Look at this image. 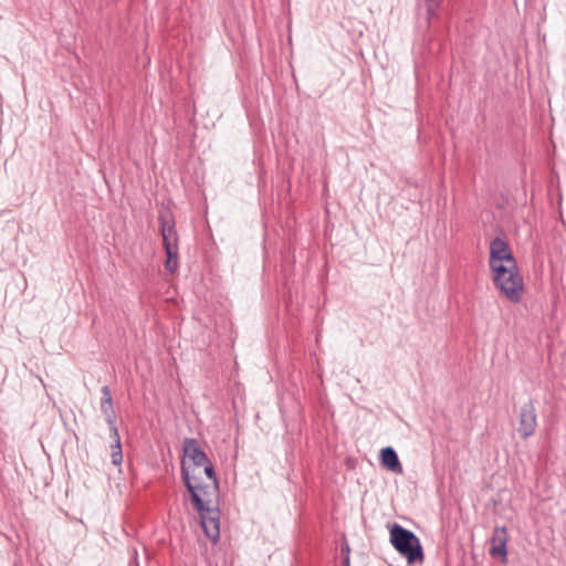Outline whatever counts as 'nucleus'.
<instances>
[{
	"label": "nucleus",
	"instance_id": "obj_7",
	"mask_svg": "<svg viewBox=\"0 0 566 566\" xmlns=\"http://www.w3.org/2000/svg\"><path fill=\"white\" fill-rule=\"evenodd\" d=\"M506 543H507V533L505 527L496 526L493 531V535L491 538V548L490 554L491 556H500L503 560L506 559L507 556V549H506Z\"/></svg>",
	"mask_w": 566,
	"mask_h": 566
},
{
	"label": "nucleus",
	"instance_id": "obj_14",
	"mask_svg": "<svg viewBox=\"0 0 566 566\" xmlns=\"http://www.w3.org/2000/svg\"><path fill=\"white\" fill-rule=\"evenodd\" d=\"M202 467H205L203 471H205V474L207 475V478L210 480V484L214 485V488H218V480L216 476L213 465L210 462V460L208 459V462H206V464H203Z\"/></svg>",
	"mask_w": 566,
	"mask_h": 566
},
{
	"label": "nucleus",
	"instance_id": "obj_13",
	"mask_svg": "<svg viewBox=\"0 0 566 566\" xmlns=\"http://www.w3.org/2000/svg\"><path fill=\"white\" fill-rule=\"evenodd\" d=\"M109 431H111V438L113 439V443L111 446V451L116 452V453H123L118 428H113Z\"/></svg>",
	"mask_w": 566,
	"mask_h": 566
},
{
	"label": "nucleus",
	"instance_id": "obj_2",
	"mask_svg": "<svg viewBox=\"0 0 566 566\" xmlns=\"http://www.w3.org/2000/svg\"><path fill=\"white\" fill-rule=\"evenodd\" d=\"M495 287L512 303H520L524 295V280L517 264L490 269Z\"/></svg>",
	"mask_w": 566,
	"mask_h": 566
},
{
	"label": "nucleus",
	"instance_id": "obj_5",
	"mask_svg": "<svg viewBox=\"0 0 566 566\" xmlns=\"http://www.w3.org/2000/svg\"><path fill=\"white\" fill-rule=\"evenodd\" d=\"M537 428L535 406L532 400L525 402L520 410L517 432L522 439L533 436Z\"/></svg>",
	"mask_w": 566,
	"mask_h": 566
},
{
	"label": "nucleus",
	"instance_id": "obj_16",
	"mask_svg": "<svg viewBox=\"0 0 566 566\" xmlns=\"http://www.w3.org/2000/svg\"><path fill=\"white\" fill-rule=\"evenodd\" d=\"M344 564H345L344 566H349V557H346V558H345Z\"/></svg>",
	"mask_w": 566,
	"mask_h": 566
},
{
	"label": "nucleus",
	"instance_id": "obj_1",
	"mask_svg": "<svg viewBox=\"0 0 566 566\" xmlns=\"http://www.w3.org/2000/svg\"><path fill=\"white\" fill-rule=\"evenodd\" d=\"M181 478L190 493V500L198 511L201 526L206 536L217 543L220 538V510L210 506L211 497L218 492V488L212 484H205L201 478L196 473V469L190 470L186 460L181 462Z\"/></svg>",
	"mask_w": 566,
	"mask_h": 566
},
{
	"label": "nucleus",
	"instance_id": "obj_15",
	"mask_svg": "<svg viewBox=\"0 0 566 566\" xmlns=\"http://www.w3.org/2000/svg\"><path fill=\"white\" fill-rule=\"evenodd\" d=\"M111 458L114 465H120L123 462V453L111 452Z\"/></svg>",
	"mask_w": 566,
	"mask_h": 566
},
{
	"label": "nucleus",
	"instance_id": "obj_10",
	"mask_svg": "<svg viewBox=\"0 0 566 566\" xmlns=\"http://www.w3.org/2000/svg\"><path fill=\"white\" fill-rule=\"evenodd\" d=\"M381 463L391 472L397 474L403 473V468L398 459L397 452L391 447H386L380 452Z\"/></svg>",
	"mask_w": 566,
	"mask_h": 566
},
{
	"label": "nucleus",
	"instance_id": "obj_6",
	"mask_svg": "<svg viewBox=\"0 0 566 566\" xmlns=\"http://www.w3.org/2000/svg\"><path fill=\"white\" fill-rule=\"evenodd\" d=\"M184 457L192 462L196 473L199 475L198 469L208 462L206 452L199 442L193 438H186L182 444Z\"/></svg>",
	"mask_w": 566,
	"mask_h": 566
},
{
	"label": "nucleus",
	"instance_id": "obj_8",
	"mask_svg": "<svg viewBox=\"0 0 566 566\" xmlns=\"http://www.w3.org/2000/svg\"><path fill=\"white\" fill-rule=\"evenodd\" d=\"M101 392L103 395L101 399V411L109 426V430H112L113 428H117V426L111 389L108 386H103Z\"/></svg>",
	"mask_w": 566,
	"mask_h": 566
},
{
	"label": "nucleus",
	"instance_id": "obj_9",
	"mask_svg": "<svg viewBox=\"0 0 566 566\" xmlns=\"http://www.w3.org/2000/svg\"><path fill=\"white\" fill-rule=\"evenodd\" d=\"M160 232L163 235V243L165 251L178 250V238L175 229V224L171 223L167 218L160 216Z\"/></svg>",
	"mask_w": 566,
	"mask_h": 566
},
{
	"label": "nucleus",
	"instance_id": "obj_4",
	"mask_svg": "<svg viewBox=\"0 0 566 566\" xmlns=\"http://www.w3.org/2000/svg\"><path fill=\"white\" fill-rule=\"evenodd\" d=\"M516 264L509 243L502 238H495L490 243V269Z\"/></svg>",
	"mask_w": 566,
	"mask_h": 566
},
{
	"label": "nucleus",
	"instance_id": "obj_12",
	"mask_svg": "<svg viewBox=\"0 0 566 566\" xmlns=\"http://www.w3.org/2000/svg\"><path fill=\"white\" fill-rule=\"evenodd\" d=\"M167 260H166V270L170 273H174L178 268V250H169L166 251Z\"/></svg>",
	"mask_w": 566,
	"mask_h": 566
},
{
	"label": "nucleus",
	"instance_id": "obj_11",
	"mask_svg": "<svg viewBox=\"0 0 566 566\" xmlns=\"http://www.w3.org/2000/svg\"><path fill=\"white\" fill-rule=\"evenodd\" d=\"M426 2V19L428 23L437 19L442 0H424Z\"/></svg>",
	"mask_w": 566,
	"mask_h": 566
},
{
	"label": "nucleus",
	"instance_id": "obj_3",
	"mask_svg": "<svg viewBox=\"0 0 566 566\" xmlns=\"http://www.w3.org/2000/svg\"><path fill=\"white\" fill-rule=\"evenodd\" d=\"M390 543L400 555L407 558L408 564L423 562L422 546L411 531L399 524H394L390 530Z\"/></svg>",
	"mask_w": 566,
	"mask_h": 566
}]
</instances>
